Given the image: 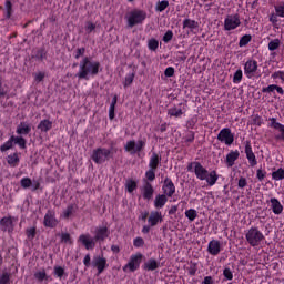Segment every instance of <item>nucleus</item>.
Wrapping results in <instances>:
<instances>
[{
    "label": "nucleus",
    "instance_id": "f257e3e1",
    "mask_svg": "<svg viewBox=\"0 0 284 284\" xmlns=\"http://www.w3.org/2000/svg\"><path fill=\"white\" fill-rule=\"evenodd\" d=\"M108 236H110V230L108 226H99L95 229L93 237L90 233L81 234L78 242L81 243L85 250H94V247H97V243H103Z\"/></svg>",
    "mask_w": 284,
    "mask_h": 284
},
{
    "label": "nucleus",
    "instance_id": "f03ea898",
    "mask_svg": "<svg viewBox=\"0 0 284 284\" xmlns=\"http://www.w3.org/2000/svg\"><path fill=\"white\" fill-rule=\"evenodd\" d=\"M78 79H84L88 81L90 77H97L99 70H101V62L93 61L92 58L84 57L79 64Z\"/></svg>",
    "mask_w": 284,
    "mask_h": 284
},
{
    "label": "nucleus",
    "instance_id": "7ed1b4c3",
    "mask_svg": "<svg viewBox=\"0 0 284 284\" xmlns=\"http://www.w3.org/2000/svg\"><path fill=\"white\" fill-rule=\"evenodd\" d=\"M146 18L148 13L141 9H134L125 14L129 28H134V26L143 23V20Z\"/></svg>",
    "mask_w": 284,
    "mask_h": 284
},
{
    "label": "nucleus",
    "instance_id": "20e7f679",
    "mask_svg": "<svg viewBox=\"0 0 284 284\" xmlns=\"http://www.w3.org/2000/svg\"><path fill=\"white\" fill-rule=\"evenodd\" d=\"M245 239L250 246L256 247L265 240V236L257 227L252 226L247 230Z\"/></svg>",
    "mask_w": 284,
    "mask_h": 284
},
{
    "label": "nucleus",
    "instance_id": "39448f33",
    "mask_svg": "<svg viewBox=\"0 0 284 284\" xmlns=\"http://www.w3.org/2000/svg\"><path fill=\"white\" fill-rule=\"evenodd\" d=\"M113 154L114 153H112L111 149L98 148V149L93 150L91 159L98 165H102V163H105V161H110V159H112Z\"/></svg>",
    "mask_w": 284,
    "mask_h": 284
},
{
    "label": "nucleus",
    "instance_id": "423d86ee",
    "mask_svg": "<svg viewBox=\"0 0 284 284\" xmlns=\"http://www.w3.org/2000/svg\"><path fill=\"white\" fill-rule=\"evenodd\" d=\"M141 261H143V254L131 255L129 263L122 268L123 272H136L141 267Z\"/></svg>",
    "mask_w": 284,
    "mask_h": 284
},
{
    "label": "nucleus",
    "instance_id": "0eeeda50",
    "mask_svg": "<svg viewBox=\"0 0 284 284\" xmlns=\"http://www.w3.org/2000/svg\"><path fill=\"white\" fill-rule=\"evenodd\" d=\"M267 126L275 130L277 133L274 134L275 141L284 142V124L276 121V118H270Z\"/></svg>",
    "mask_w": 284,
    "mask_h": 284
},
{
    "label": "nucleus",
    "instance_id": "6e6552de",
    "mask_svg": "<svg viewBox=\"0 0 284 284\" xmlns=\"http://www.w3.org/2000/svg\"><path fill=\"white\" fill-rule=\"evenodd\" d=\"M145 140H139L138 143L134 140H130L124 145V150L125 152H130V154H136L145 149Z\"/></svg>",
    "mask_w": 284,
    "mask_h": 284
},
{
    "label": "nucleus",
    "instance_id": "1a4fd4ad",
    "mask_svg": "<svg viewBox=\"0 0 284 284\" xmlns=\"http://www.w3.org/2000/svg\"><path fill=\"white\" fill-rule=\"evenodd\" d=\"M241 20L239 14H227L224 19V30L230 32L231 30H236L240 27Z\"/></svg>",
    "mask_w": 284,
    "mask_h": 284
},
{
    "label": "nucleus",
    "instance_id": "9d476101",
    "mask_svg": "<svg viewBox=\"0 0 284 284\" xmlns=\"http://www.w3.org/2000/svg\"><path fill=\"white\" fill-rule=\"evenodd\" d=\"M217 141L225 144L226 146H231L234 143V134L231 132V129H222L217 134Z\"/></svg>",
    "mask_w": 284,
    "mask_h": 284
},
{
    "label": "nucleus",
    "instance_id": "9b49d317",
    "mask_svg": "<svg viewBox=\"0 0 284 284\" xmlns=\"http://www.w3.org/2000/svg\"><path fill=\"white\" fill-rule=\"evenodd\" d=\"M44 227L54 229L59 225V220H57V213L53 210H49L43 219Z\"/></svg>",
    "mask_w": 284,
    "mask_h": 284
},
{
    "label": "nucleus",
    "instance_id": "f8f14e48",
    "mask_svg": "<svg viewBox=\"0 0 284 284\" xmlns=\"http://www.w3.org/2000/svg\"><path fill=\"white\" fill-rule=\"evenodd\" d=\"M92 266L98 270V274H103L108 267V260L103 255H97L93 257Z\"/></svg>",
    "mask_w": 284,
    "mask_h": 284
},
{
    "label": "nucleus",
    "instance_id": "ddd939ff",
    "mask_svg": "<svg viewBox=\"0 0 284 284\" xmlns=\"http://www.w3.org/2000/svg\"><path fill=\"white\" fill-rule=\"evenodd\" d=\"M0 230L2 232H8L11 234V232H14V217L12 216H4L0 220Z\"/></svg>",
    "mask_w": 284,
    "mask_h": 284
},
{
    "label": "nucleus",
    "instance_id": "4468645a",
    "mask_svg": "<svg viewBox=\"0 0 284 284\" xmlns=\"http://www.w3.org/2000/svg\"><path fill=\"white\" fill-rule=\"evenodd\" d=\"M192 168L194 169V173H195V176L197 178V180L205 181L207 179L209 171H207V169L202 166L201 163L193 162Z\"/></svg>",
    "mask_w": 284,
    "mask_h": 284
},
{
    "label": "nucleus",
    "instance_id": "2eb2a0df",
    "mask_svg": "<svg viewBox=\"0 0 284 284\" xmlns=\"http://www.w3.org/2000/svg\"><path fill=\"white\" fill-rule=\"evenodd\" d=\"M223 247L221 246V241L219 240H211L207 245V252L212 256H219Z\"/></svg>",
    "mask_w": 284,
    "mask_h": 284
},
{
    "label": "nucleus",
    "instance_id": "dca6fc26",
    "mask_svg": "<svg viewBox=\"0 0 284 284\" xmlns=\"http://www.w3.org/2000/svg\"><path fill=\"white\" fill-rule=\"evenodd\" d=\"M257 70V62L255 60H247L244 64V74L247 79H252Z\"/></svg>",
    "mask_w": 284,
    "mask_h": 284
},
{
    "label": "nucleus",
    "instance_id": "f3484780",
    "mask_svg": "<svg viewBox=\"0 0 284 284\" xmlns=\"http://www.w3.org/2000/svg\"><path fill=\"white\" fill-rule=\"evenodd\" d=\"M245 155L250 166L255 168L257 165V160L255 154L253 153L252 145L248 141L245 143Z\"/></svg>",
    "mask_w": 284,
    "mask_h": 284
},
{
    "label": "nucleus",
    "instance_id": "a211bd4d",
    "mask_svg": "<svg viewBox=\"0 0 284 284\" xmlns=\"http://www.w3.org/2000/svg\"><path fill=\"white\" fill-rule=\"evenodd\" d=\"M267 204L274 215H281L283 213V205L276 197L270 199Z\"/></svg>",
    "mask_w": 284,
    "mask_h": 284
},
{
    "label": "nucleus",
    "instance_id": "6ab92c4d",
    "mask_svg": "<svg viewBox=\"0 0 284 284\" xmlns=\"http://www.w3.org/2000/svg\"><path fill=\"white\" fill-rule=\"evenodd\" d=\"M142 196L145 201L152 200V196H154V187L150 182H145L142 187Z\"/></svg>",
    "mask_w": 284,
    "mask_h": 284
},
{
    "label": "nucleus",
    "instance_id": "aec40b11",
    "mask_svg": "<svg viewBox=\"0 0 284 284\" xmlns=\"http://www.w3.org/2000/svg\"><path fill=\"white\" fill-rule=\"evenodd\" d=\"M151 227H154L155 225H159V222L163 221V216L161 215V212L152 211L149 219H148Z\"/></svg>",
    "mask_w": 284,
    "mask_h": 284
},
{
    "label": "nucleus",
    "instance_id": "412c9836",
    "mask_svg": "<svg viewBox=\"0 0 284 284\" xmlns=\"http://www.w3.org/2000/svg\"><path fill=\"white\" fill-rule=\"evenodd\" d=\"M240 158L237 150L231 151L226 154L225 164L227 168L234 166L235 161Z\"/></svg>",
    "mask_w": 284,
    "mask_h": 284
},
{
    "label": "nucleus",
    "instance_id": "4be33fe9",
    "mask_svg": "<svg viewBox=\"0 0 284 284\" xmlns=\"http://www.w3.org/2000/svg\"><path fill=\"white\" fill-rule=\"evenodd\" d=\"M163 192L166 196H172V194L176 192V189L174 187V183H172V180L166 179L164 181Z\"/></svg>",
    "mask_w": 284,
    "mask_h": 284
},
{
    "label": "nucleus",
    "instance_id": "5701e85b",
    "mask_svg": "<svg viewBox=\"0 0 284 284\" xmlns=\"http://www.w3.org/2000/svg\"><path fill=\"white\" fill-rule=\"evenodd\" d=\"M159 165H161V156H159L156 153H152L150 160H149V168L150 170H159Z\"/></svg>",
    "mask_w": 284,
    "mask_h": 284
},
{
    "label": "nucleus",
    "instance_id": "b1692460",
    "mask_svg": "<svg viewBox=\"0 0 284 284\" xmlns=\"http://www.w3.org/2000/svg\"><path fill=\"white\" fill-rule=\"evenodd\" d=\"M77 210H79V206L77 204H69L67 209L62 212L61 217L70 219V216L77 214Z\"/></svg>",
    "mask_w": 284,
    "mask_h": 284
},
{
    "label": "nucleus",
    "instance_id": "393cba45",
    "mask_svg": "<svg viewBox=\"0 0 284 284\" xmlns=\"http://www.w3.org/2000/svg\"><path fill=\"white\" fill-rule=\"evenodd\" d=\"M204 181L209 186H214L216 185V182H219V174H216V171L207 172L206 179H204Z\"/></svg>",
    "mask_w": 284,
    "mask_h": 284
},
{
    "label": "nucleus",
    "instance_id": "a878e982",
    "mask_svg": "<svg viewBox=\"0 0 284 284\" xmlns=\"http://www.w3.org/2000/svg\"><path fill=\"white\" fill-rule=\"evenodd\" d=\"M17 134L20 135H27L29 132H32V128L30 126V124L26 123V122H21L16 130Z\"/></svg>",
    "mask_w": 284,
    "mask_h": 284
},
{
    "label": "nucleus",
    "instance_id": "bb28decb",
    "mask_svg": "<svg viewBox=\"0 0 284 284\" xmlns=\"http://www.w3.org/2000/svg\"><path fill=\"white\" fill-rule=\"evenodd\" d=\"M165 203H168V196L166 195H156L154 200V207L156 210H162V207H165Z\"/></svg>",
    "mask_w": 284,
    "mask_h": 284
},
{
    "label": "nucleus",
    "instance_id": "cd10ccee",
    "mask_svg": "<svg viewBox=\"0 0 284 284\" xmlns=\"http://www.w3.org/2000/svg\"><path fill=\"white\" fill-rule=\"evenodd\" d=\"M21 159L19 158V153H13L7 156V163L10 168H17L19 165Z\"/></svg>",
    "mask_w": 284,
    "mask_h": 284
},
{
    "label": "nucleus",
    "instance_id": "c85d7f7f",
    "mask_svg": "<svg viewBox=\"0 0 284 284\" xmlns=\"http://www.w3.org/2000/svg\"><path fill=\"white\" fill-rule=\"evenodd\" d=\"M51 128H52V121L50 120H42L38 124V130H40V132H50Z\"/></svg>",
    "mask_w": 284,
    "mask_h": 284
},
{
    "label": "nucleus",
    "instance_id": "c756f323",
    "mask_svg": "<svg viewBox=\"0 0 284 284\" xmlns=\"http://www.w3.org/2000/svg\"><path fill=\"white\" fill-rule=\"evenodd\" d=\"M274 90H276V92L278 93V94H284V90L282 89V87H280V85H276V84H270L268 87H265V88H263L262 89V92H266V93H271V92H273Z\"/></svg>",
    "mask_w": 284,
    "mask_h": 284
},
{
    "label": "nucleus",
    "instance_id": "7c9ffc66",
    "mask_svg": "<svg viewBox=\"0 0 284 284\" xmlns=\"http://www.w3.org/2000/svg\"><path fill=\"white\" fill-rule=\"evenodd\" d=\"M13 145H14V135H12L7 142H4L0 146V151L1 152H8V150H12Z\"/></svg>",
    "mask_w": 284,
    "mask_h": 284
},
{
    "label": "nucleus",
    "instance_id": "2f4dec72",
    "mask_svg": "<svg viewBox=\"0 0 284 284\" xmlns=\"http://www.w3.org/2000/svg\"><path fill=\"white\" fill-rule=\"evenodd\" d=\"M158 267H159V262H156V260H149L144 264V268H146L149 272H154V270H158Z\"/></svg>",
    "mask_w": 284,
    "mask_h": 284
},
{
    "label": "nucleus",
    "instance_id": "473e14b6",
    "mask_svg": "<svg viewBox=\"0 0 284 284\" xmlns=\"http://www.w3.org/2000/svg\"><path fill=\"white\" fill-rule=\"evenodd\" d=\"M184 28H187L191 32H194V30H196V28H199V22H196L194 20L186 19L184 21Z\"/></svg>",
    "mask_w": 284,
    "mask_h": 284
},
{
    "label": "nucleus",
    "instance_id": "72a5a7b5",
    "mask_svg": "<svg viewBox=\"0 0 284 284\" xmlns=\"http://www.w3.org/2000/svg\"><path fill=\"white\" fill-rule=\"evenodd\" d=\"M272 179L276 182L284 180V169L280 168L272 173Z\"/></svg>",
    "mask_w": 284,
    "mask_h": 284
},
{
    "label": "nucleus",
    "instance_id": "f704fd0d",
    "mask_svg": "<svg viewBox=\"0 0 284 284\" xmlns=\"http://www.w3.org/2000/svg\"><path fill=\"white\" fill-rule=\"evenodd\" d=\"M280 45H281V40L276 38L268 42L267 48L270 52H274L275 50H278Z\"/></svg>",
    "mask_w": 284,
    "mask_h": 284
},
{
    "label": "nucleus",
    "instance_id": "c9c22d12",
    "mask_svg": "<svg viewBox=\"0 0 284 284\" xmlns=\"http://www.w3.org/2000/svg\"><path fill=\"white\" fill-rule=\"evenodd\" d=\"M197 216H199V213L194 209H189V210L185 211V217L190 222H194V220H196Z\"/></svg>",
    "mask_w": 284,
    "mask_h": 284
},
{
    "label": "nucleus",
    "instance_id": "e433bc0d",
    "mask_svg": "<svg viewBox=\"0 0 284 284\" xmlns=\"http://www.w3.org/2000/svg\"><path fill=\"white\" fill-rule=\"evenodd\" d=\"M4 17L6 19H10V17H12V2L10 0H6V3H4Z\"/></svg>",
    "mask_w": 284,
    "mask_h": 284
},
{
    "label": "nucleus",
    "instance_id": "4c0bfd02",
    "mask_svg": "<svg viewBox=\"0 0 284 284\" xmlns=\"http://www.w3.org/2000/svg\"><path fill=\"white\" fill-rule=\"evenodd\" d=\"M13 143H16V145H19V148H21V150H26L27 141L23 139V136H14L13 135Z\"/></svg>",
    "mask_w": 284,
    "mask_h": 284
},
{
    "label": "nucleus",
    "instance_id": "58836bf2",
    "mask_svg": "<svg viewBox=\"0 0 284 284\" xmlns=\"http://www.w3.org/2000/svg\"><path fill=\"white\" fill-rule=\"evenodd\" d=\"M134 77H135L134 72L129 73V74L125 75V79H124V82H123L124 88H128V87L132 85V83L134 82Z\"/></svg>",
    "mask_w": 284,
    "mask_h": 284
},
{
    "label": "nucleus",
    "instance_id": "ea45409f",
    "mask_svg": "<svg viewBox=\"0 0 284 284\" xmlns=\"http://www.w3.org/2000/svg\"><path fill=\"white\" fill-rule=\"evenodd\" d=\"M20 185L23 190H28V187H32V180L30 178H22Z\"/></svg>",
    "mask_w": 284,
    "mask_h": 284
},
{
    "label": "nucleus",
    "instance_id": "a19ab883",
    "mask_svg": "<svg viewBox=\"0 0 284 284\" xmlns=\"http://www.w3.org/2000/svg\"><path fill=\"white\" fill-rule=\"evenodd\" d=\"M274 10L280 18H284V2L274 6Z\"/></svg>",
    "mask_w": 284,
    "mask_h": 284
},
{
    "label": "nucleus",
    "instance_id": "79ce46f5",
    "mask_svg": "<svg viewBox=\"0 0 284 284\" xmlns=\"http://www.w3.org/2000/svg\"><path fill=\"white\" fill-rule=\"evenodd\" d=\"M148 48H149V50L156 52V50L159 49V40H156V39L149 40Z\"/></svg>",
    "mask_w": 284,
    "mask_h": 284
},
{
    "label": "nucleus",
    "instance_id": "37998d69",
    "mask_svg": "<svg viewBox=\"0 0 284 284\" xmlns=\"http://www.w3.org/2000/svg\"><path fill=\"white\" fill-rule=\"evenodd\" d=\"M168 6H170V2H168V0H163L158 2L155 10L158 12H163V10H165L168 8Z\"/></svg>",
    "mask_w": 284,
    "mask_h": 284
},
{
    "label": "nucleus",
    "instance_id": "c03bdc74",
    "mask_svg": "<svg viewBox=\"0 0 284 284\" xmlns=\"http://www.w3.org/2000/svg\"><path fill=\"white\" fill-rule=\"evenodd\" d=\"M34 278H37V281H40V282L45 281V278H48V274L45 273V270L36 272Z\"/></svg>",
    "mask_w": 284,
    "mask_h": 284
},
{
    "label": "nucleus",
    "instance_id": "a18cd8bd",
    "mask_svg": "<svg viewBox=\"0 0 284 284\" xmlns=\"http://www.w3.org/2000/svg\"><path fill=\"white\" fill-rule=\"evenodd\" d=\"M251 39H252V38H251L250 34L243 36V37L240 39V41H239L240 48H245V45H246L247 43H250Z\"/></svg>",
    "mask_w": 284,
    "mask_h": 284
},
{
    "label": "nucleus",
    "instance_id": "49530a36",
    "mask_svg": "<svg viewBox=\"0 0 284 284\" xmlns=\"http://www.w3.org/2000/svg\"><path fill=\"white\" fill-rule=\"evenodd\" d=\"M271 79H280V81H282V83H284V71L283 70H278V71H275L272 75H271Z\"/></svg>",
    "mask_w": 284,
    "mask_h": 284
},
{
    "label": "nucleus",
    "instance_id": "de8ad7c7",
    "mask_svg": "<svg viewBox=\"0 0 284 284\" xmlns=\"http://www.w3.org/2000/svg\"><path fill=\"white\" fill-rule=\"evenodd\" d=\"M0 284H10V273L3 272L0 275Z\"/></svg>",
    "mask_w": 284,
    "mask_h": 284
},
{
    "label": "nucleus",
    "instance_id": "09e8293b",
    "mask_svg": "<svg viewBox=\"0 0 284 284\" xmlns=\"http://www.w3.org/2000/svg\"><path fill=\"white\" fill-rule=\"evenodd\" d=\"M243 77V72L241 69L236 70V72L233 75V83H241Z\"/></svg>",
    "mask_w": 284,
    "mask_h": 284
},
{
    "label": "nucleus",
    "instance_id": "8fccbe9b",
    "mask_svg": "<svg viewBox=\"0 0 284 284\" xmlns=\"http://www.w3.org/2000/svg\"><path fill=\"white\" fill-rule=\"evenodd\" d=\"M145 178L148 179V181H154V179H156V171L152 170V169H149L145 172Z\"/></svg>",
    "mask_w": 284,
    "mask_h": 284
},
{
    "label": "nucleus",
    "instance_id": "3c124183",
    "mask_svg": "<svg viewBox=\"0 0 284 284\" xmlns=\"http://www.w3.org/2000/svg\"><path fill=\"white\" fill-rule=\"evenodd\" d=\"M136 189V182L133 180H130L129 182H126V190L130 194H132V192Z\"/></svg>",
    "mask_w": 284,
    "mask_h": 284
},
{
    "label": "nucleus",
    "instance_id": "603ef678",
    "mask_svg": "<svg viewBox=\"0 0 284 284\" xmlns=\"http://www.w3.org/2000/svg\"><path fill=\"white\" fill-rule=\"evenodd\" d=\"M26 234H27L28 239H30L32 241V239H34V236H37V227L27 229Z\"/></svg>",
    "mask_w": 284,
    "mask_h": 284
},
{
    "label": "nucleus",
    "instance_id": "864d4df0",
    "mask_svg": "<svg viewBox=\"0 0 284 284\" xmlns=\"http://www.w3.org/2000/svg\"><path fill=\"white\" fill-rule=\"evenodd\" d=\"M85 54V48H78L75 51H74V59H81V57H84Z\"/></svg>",
    "mask_w": 284,
    "mask_h": 284
},
{
    "label": "nucleus",
    "instance_id": "5fc2aeb1",
    "mask_svg": "<svg viewBox=\"0 0 284 284\" xmlns=\"http://www.w3.org/2000/svg\"><path fill=\"white\" fill-rule=\"evenodd\" d=\"M133 245L134 247H143V245H145V241L143 240V237H135L133 240Z\"/></svg>",
    "mask_w": 284,
    "mask_h": 284
},
{
    "label": "nucleus",
    "instance_id": "6e6d98bb",
    "mask_svg": "<svg viewBox=\"0 0 284 284\" xmlns=\"http://www.w3.org/2000/svg\"><path fill=\"white\" fill-rule=\"evenodd\" d=\"M54 274L58 278H62L63 274H65V270L61 266H54Z\"/></svg>",
    "mask_w": 284,
    "mask_h": 284
},
{
    "label": "nucleus",
    "instance_id": "4d7b16f0",
    "mask_svg": "<svg viewBox=\"0 0 284 284\" xmlns=\"http://www.w3.org/2000/svg\"><path fill=\"white\" fill-rule=\"evenodd\" d=\"M223 276L227 280V281H232L233 280V273L229 267H225L223 270Z\"/></svg>",
    "mask_w": 284,
    "mask_h": 284
},
{
    "label": "nucleus",
    "instance_id": "13d9d810",
    "mask_svg": "<svg viewBox=\"0 0 284 284\" xmlns=\"http://www.w3.org/2000/svg\"><path fill=\"white\" fill-rule=\"evenodd\" d=\"M95 29L97 24H94L93 22H87L85 31L88 32V34H90V32H94Z\"/></svg>",
    "mask_w": 284,
    "mask_h": 284
},
{
    "label": "nucleus",
    "instance_id": "bf43d9fd",
    "mask_svg": "<svg viewBox=\"0 0 284 284\" xmlns=\"http://www.w3.org/2000/svg\"><path fill=\"white\" fill-rule=\"evenodd\" d=\"M278 14L275 12H273V13H271V16H270V18H268V20H270V22L273 24V26H276L277 24V22H278Z\"/></svg>",
    "mask_w": 284,
    "mask_h": 284
},
{
    "label": "nucleus",
    "instance_id": "052dcab7",
    "mask_svg": "<svg viewBox=\"0 0 284 284\" xmlns=\"http://www.w3.org/2000/svg\"><path fill=\"white\" fill-rule=\"evenodd\" d=\"M61 241L62 243H72V237L70 236V233H62Z\"/></svg>",
    "mask_w": 284,
    "mask_h": 284
},
{
    "label": "nucleus",
    "instance_id": "680f3d73",
    "mask_svg": "<svg viewBox=\"0 0 284 284\" xmlns=\"http://www.w3.org/2000/svg\"><path fill=\"white\" fill-rule=\"evenodd\" d=\"M246 185H247V181H246V179L245 178H240L239 179V182H237V186H239V189H241V190H243L244 187H246Z\"/></svg>",
    "mask_w": 284,
    "mask_h": 284
},
{
    "label": "nucleus",
    "instance_id": "e2e57ef3",
    "mask_svg": "<svg viewBox=\"0 0 284 284\" xmlns=\"http://www.w3.org/2000/svg\"><path fill=\"white\" fill-rule=\"evenodd\" d=\"M91 261H92V258L90 257V254H87V255L84 256V258H83V265H84L85 267H90V266L92 265Z\"/></svg>",
    "mask_w": 284,
    "mask_h": 284
},
{
    "label": "nucleus",
    "instance_id": "0e129e2a",
    "mask_svg": "<svg viewBox=\"0 0 284 284\" xmlns=\"http://www.w3.org/2000/svg\"><path fill=\"white\" fill-rule=\"evenodd\" d=\"M172 37H173L172 31H168V32L164 34V37H163L164 43H169V41H172Z\"/></svg>",
    "mask_w": 284,
    "mask_h": 284
},
{
    "label": "nucleus",
    "instance_id": "69168bd1",
    "mask_svg": "<svg viewBox=\"0 0 284 284\" xmlns=\"http://www.w3.org/2000/svg\"><path fill=\"white\" fill-rule=\"evenodd\" d=\"M253 123H254V125H256V126H261L262 123H263L261 116H260V115H254V116H253Z\"/></svg>",
    "mask_w": 284,
    "mask_h": 284
},
{
    "label": "nucleus",
    "instance_id": "338daca9",
    "mask_svg": "<svg viewBox=\"0 0 284 284\" xmlns=\"http://www.w3.org/2000/svg\"><path fill=\"white\" fill-rule=\"evenodd\" d=\"M256 176H257V180H258L260 182H262V181L264 180V178H265V172L262 171L261 169H258V170L256 171Z\"/></svg>",
    "mask_w": 284,
    "mask_h": 284
},
{
    "label": "nucleus",
    "instance_id": "774afa93",
    "mask_svg": "<svg viewBox=\"0 0 284 284\" xmlns=\"http://www.w3.org/2000/svg\"><path fill=\"white\" fill-rule=\"evenodd\" d=\"M165 77H174V68L169 67L164 71Z\"/></svg>",
    "mask_w": 284,
    "mask_h": 284
}]
</instances>
